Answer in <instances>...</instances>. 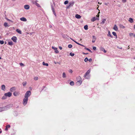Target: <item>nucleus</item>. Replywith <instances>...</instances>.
Instances as JSON below:
<instances>
[{"mask_svg": "<svg viewBox=\"0 0 135 135\" xmlns=\"http://www.w3.org/2000/svg\"><path fill=\"white\" fill-rule=\"evenodd\" d=\"M91 70L90 69L88 70L86 73L84 75V77L85 78V79H90V75L89 74L90 73Z\"/></svg>", "mask_w": 135, "mask_h": 135, "instance_id": "1", "label": "nucleus"}, {"mask_svg": "<svg viewBox=\"0 0 135 135\" xmlns=\"http://www.w3.org/2000/svg\"><path fill=\"white\" fill-rule=\"evenodd\" d=\"M10 107V105H8L4 107H0V112L7 110Z\"/></svg>", "mask_w": 135, "mask_h": 135, "instance_id": "2", "label": "nucleus"}, {"mask_svg": "<svg viewBox=\"0 0 135 135\" xmlns=\"http://www.w3.org/2000/svg\"><path fill=\"white\" fill-rule=\"evenodd\" d=\"M31 93L30 91H27L25 94V97L28 98L31 95Z\"/></svg>", "mask_w": 135, "mask_h": 135, "instance_id": "3", "label": "nucleus"}, {"mask_svg": "<svg viewBox=\"0 0 135 135\" xmlns=\"http://www.w3.org/2000/svg\"><path fill=\"white\" fill-rule=\"evenodd\" d=\"M99 15H96V17H94L93 18H92L91 20V21L92 22H94L96 20H99Z\"/></svg>", "mask_w": 135, "mask_h": 135, "instance_id": "4", "label": "nucleus"}, {"mask_svg": "<svg viewBox=\"0 0 135 135\" xmlns=\"http://www.w3.org/2000/svg\"><path fill=\"white\" fill-rule=\"evenodd\" d=\"M28 100V98L25 97L23 99V104L24 105H25L27 104Z\"/></svg>", "mask_w": 135, "mask_h": 135, "instance_id": "5", "label": "nucleus"}, {"mask_svg": "<svg viewBox=\"0 0 135 135\" xmlns=\"http://www.w3.org/2000/svg\"><path fill=\"white\" fill-rule=\"evenodd\" d=\"M12 95V93L10 92H9L4 94V95L6 97H10Z\"/></svg>", "mask_w": 135, "mask_h": 135, "instance_id": "6", "label": "nucleus"}, {"mask_svg": "<svg viewBox=\"0 0 135 135\" xmlns=\"http://www.w3.org/2000/svg\"><path fill=\"white\" fill-rule=\"evenodd\" d=\"M75 3V2L74 1H72L70 2L69 3V6L71 7L73 6Z\"/></svg>", "mask_w": 135, "mask_h": 135, "instance_id": "7", "label": "nucleus"}, {"mask_svg": "<svg viewBox=\"0 0 135 135\" xmlns=\"http://www.w3.org/2000/svg\"><path fill=\"white\" fill-rule=\"evenodd\" d=\"M11 39L14 42H17V38L16 36H13L11 38Z\"/></svg>", "mask_w": 135, "mask_h": 135, "instance_id": "8", "label": "nucleus"}, {"mask_svg": "<svg viewBox=\"0 0 135 135\" xmlns=\"http://www.w3.org/2000/svg\"><path fill=\"white\" fill-rule=\"evenodd\" d=\"M51 7L52 10L54 14V15H56V13H55V12L54 10V8L53 6L52 5V4H51Z\"/></svg>", "mask_w": 135, "mask_h": 135, "instance_id": "9", "label": "nucleus"}, {"mask_svg": "<svg viewBox=\"0 0 135 135\" xmlns=\"http://www.w3.org/2000/svg\"><path fill=\"white\" fill-rule=\"evenodd\" d=\"M82 83V81L81 80H78L76 83V85L78 86L80 85Z\"/></svg>", "mask_w": 135, "mask_h": 135, "instance_id": "10", "label": "nucleus"}, {"mask_svg": "<svg viewBox=\"0 0 135 135\" xmlns=\"http://www.w3.org/2000/svg\"><path fill=\"white\" fill-rule=\"evenodd\" d=\"M20 20L21 21L26 22L27 21L26 19L24 17H22L20 18Z\"/></svg>", "mask_w": 135, "mask_h": 135, "instance_id": "11", "label": "nucleus"}, {"mask_svg": "<svg viewBox=\"0 0 135 135\" xmlns=\"http://www.w3.org/2000/svg\"><path fill=\"white\" fill-rule=\"evenodd\" d=\"M24 7L25 9H29L30 8V6L29 5H26L24 6Z\"/></svg>", "mask_w": 135, "mask_h": 135, "instance_id": "12", "label": "nucleus"}, {"mask_svg": "<svg viewBox=\"0 0 135 135\" xmlns=\"http://www.w3.org/2000/svg\"><path fill=\"white\" fill-rule=\"evenodd\" d=\"M113 29L115 31H117L118 30V28L116 25H114V27L113 28Z\"/></svg>", "mask_w": 135, "mask_h": 135, "instance_id": "13", "label": "nucleus"}, {"mask_svg": "<svg viewBox=\"0 0 135 135\" xmlns=\"http://www.w3.org/2000/svg\"><path fill=\"white\" fill-rule=\"evenodd\" d=\"M16 90L15 88V87H12L10 89V91L11 92H13Z\"/></svg>", "mask_w": 135, "mask_h": 135, "instance_id": "14", "label": "nucleus"}, {"mask_svg": "<svg viewBox=\"0 0 135 135\" xmlns=\"http://www.w3.org/2000/svg\"><path fill=\"white\" fill-rule=\"evenodd\" d=\"M93 40L92 41V42L93 43H94L95 41V40L96 39V37L94 36H93Z\"/></svg>", "mask_w": 135, "mask_h": 135, "instance_id": "15", "label": "nucleus"}, {"mask_svg": "<svg viewBox=\"0 0 135 135\" xmlns=\"http://www.w3.org/2000/svg\"><path fill=\"white\" fill-rule=\"evenodd\" d=\"M75 17L77 18L80 19L81 18V16L79 15L76 14L75 15Z\"/></svg>", "mask_w": 135, "mask_h": 135, "instance_id": "16", "label": "nucleus"}, {"mask_svg": "<svg viewBox=\"0 0 135 135\" xmlns=\"http://www.w3.org/2000/svg\"><path fill=\"white\" fill-rule=\"evenodd\" d=\"M100 49L101 51H103L104 53H106L107 51L105 50L104 48L103 47H101L100 48Z\"/></svg>", "mask_w": 135, "mask_h": 135, "instance_id": "17", "label": "nucleus"}, {"mask_svg": "<svg viewBox=\"0 0 135 135\" xmlns=\"http://www.w3.org/2000/svg\"><path fill=\"white\" fill-rule=\"evenodd\" d=\"M128 21L131 23H132L133 22V19L131 18H129Z\"/></svg>", "mask_w": 135, "mask_h": 135, "instance_id": "18", "label": "nucleus"}, {"mask_svg": "<svg viewBox=\"0 0 135 135\" xmlns=\"http://www.w3.org/2000/svg\"><path fill=\"white\" fill-rule=\"evenodd\" d=\"M5 88V86L4 85H2L1 86V89L3 90H4Z\"/></svg>", "mask_w": 135, "mask_h": 135, "instance_id": "19", "label": "nucleus"}, {"mask_svg": "<svg viewBox=\"0 0 135 135\" xmlns=\"http://www.w3.org/2000/svg\"><path fill=\"white\" fill-rule=\"evenodd\" d=\"M10 125L9 124H8V125H7V126H6V128L5 129V130L6 131H7L8 130V128H9L10 127Z\"/></svg>", "mask_w": 135, "mask_h": 135, "instance_id": "20", "label": "nucleus"}, {"mask_svg": "<svg viewBox=\"0 0 135 135\" xmlns=\"http://www.w3.org/2000/svg\"><path fill=\"white\" fill-rule=\"evenodd\" d=\"M107 35H108V36L110 37L111 38H112L113 37V36L111 35V34L110 33V31H108V34Z\"/></svg>", "mask_w": 135, "mask_h": 135, "instance_id": "21", "label": "nucleus"}, {"mask_svg": "<svg viewBox=\"0 0 135 135\" xmlns=\"http://www.w3.org/2000/svg\"><path fill=\"white\" fill-rule=\"evenodd\" d=\"M119 26L120 27V28H122L123 29L124 28H125V26H123V25H121V24H120L119 25Z\"/></svg>", "mask_w": 135, "mask_h": 135, "instance_id": "22", "label": "nucleus"}, {"mask_svg": "<svg viewBox=\"0 0 135 135\" xmlns=\"http://www.w3.org/2000/svg\"><path fill=\"white\" fill-rule=\"evenodd\" d=\"M16 31L17 32H18L19 34H21L22 33L21 31L20 30H19L18 29H17L16 30Z\"/></svg>", "mask_w": 135, "mask_h": 135, "instance_id": "23", "label": "nucleus"}, {"mask_svg": "<svg viewBox=\"0 0 135 135\" xmlns=\"http://www.w3.org/2000/svg\"><path fill=\"white\" fill-rule=\"evenodd\" d=\"M13 94L14 96H17L18 95V93L16 91L13 93Z\"/></svg>", "mask_w": 135, "mask_h": 135, "instance_id": "24", "label": "nucleus"}, {"mask_svg": "<svg viewBox=\"0 0 135 135\" xmlns=\"http://www.w3.org/2000/svg\"><path fill=\"white\" fill-rule=\"evenodd\" d=\"M42 64L46 66H48V64L47 63H45L44 62H42Z\"/></svg>", "mask_w": 135, "mask_h": 135, "instance_id": "25", "label": "nucleus"}, {"mask_svg": "<svg viewBox=\"0 0 135 135\" xmlns=\"http://www.w3.org/2000/svg\"><path fill=\"white\" fill-rule=\"evenodd\" d=\"M112 34L114 36H115L116 38H117V36L116 35V33H115V32H112Z\"/></svg>", "mask_w": 135, "mask_h": 135, "instance_id": "26", "label": "nucleus"}, {"mask_svg": "<svg viewBox=\"0 0 135 135\" xmlns=\"http://www.w3.org/2000/svg\"><path fill=\"white\" fill-rule=\"evenodd\" d=\"M84 29L86 30H87L88 29V26L87 25H86L84 26Z\"/></svg>", "mask_w": 135, "mask_h": 135, "instance_id": "27", "label": "nucleus"}, {"mask_svg": "<svg viewBox=\"0 0 135 135\" xmlns=\"http://www.w3.org/2000/svg\"><path fill=\"white\" fill-rule=\"evenodd\" d=\"M4 26L5 27H9V26L8 25L7 23L6 22H4Z\"/></svg>", "mask_w": 135, "mask_h": 135, "instance_id": "28", "label": "nucleus"}, {"mask_svg": "<svg viewBox=\"0 0 135 135\" xmlns=\"http://www.w3.org/2000/svg\"><path fill=\"white\" fill-rule=\"evenodd\" d=\"M62 76L63 78H65L66 77V74L65 73H63Z\"/></svg>", "mask_w": 135, "mask_h": 135, "instance_id": "29", "label": "nucleus"}, {"mask_svg": "<svg viewBox=\"0 0 135 135\" xmlns=\"http://www.w3.org/2000/svg\"><path fill=\"white\" fill-rule=\"evenodd\" d=\"M106 20L105 19H103L102 21L101 22V23L102 24H104L105 23V22L106 21Z\"/></svg>", "mask_w": 135, "mask_h": 135, "instance_id": "30", "label": "nucleus"}, {"mask_svg": "<svg viewBox=\"0 0 135 135\" xmlns=\"http://www.w3.org/2000/svg\"><path fill=\"white\" fill-rule=\"evenodd\" d=\"M74 82L73 81H71L70 83V85L71 86L74 85Z\"/></svg>", "mask_w": 135, "mask_h": 135, "instance_id": "31", "label": "nucleus"}, {"mask_svg": "<svg viewBox=\"0 0 135 135\" xmlns=\"http://www.w3.org/2000/svg\"><path fill=\"white\" fill-rule=\"evenodd\" d=\"M81 79V77L80 76H79L76 78V79L78 81L80 80H79Z\"/></svg>", "mask_w": 135, "mask_h": 135, "instance_id": "32", "label": "nucleus"}, {"mask_svg": "<svg viewBox=\"0 0 135 135\" xmlns=\"http://www.w3.org/2000/svg\"><path fill=\"white\" fill-rule=\"evenodd\" d=\"M85 49L86 50H87L88 51H89V52H91V53H92V51H91L90 49H89L88 48H86V47H85Z\"/></svg>", "mask_w": 135, "mask_h": 135, "instance_id": "33", "label": "nucleus"}, {"mask_svg": "<svg viewBox=\"0 0 135 135\" xmlns=\"http://www.w3.org/2000/svg\"><path fill=\"white\" fill-rule=\"evenodd\" d=\"M27 84V82L26 81H25L22 83V84L23 86H26Z\"/></svg>", "mask_w": 135, "mask_h": 135, "instance_id": "34", "label": "nucleus"}, {"mask_svg": "<svg viewBox=\"0 0 135 135\" xmlns=\"http://www.w3.org/2000/svg\"><path fill=\"white\" fill-rule=\"evenodd\" d=\"M35 4L38 7H40V5L38 3L36 2H35Z\"/></svg>", "mask_w": 135, "mask_h": 135, "instance_id": "35", "label": "nucleus"}, {"mask_svg": "<svg viewBox=\"0 0 135 135\" xmlns=\"http://www.w3.org/2000/svg\"><path fill=\"white\" fill-rule=\"evenodd\" d=\"M8 44L10 45H13V42L12 41L9 42L8 43Z\"/></svg>", "mask_w": 135, "mask_h": 135, "instance_id": "36", "label": "nucleus"}, {"mask_svg": "<svg viewBox=\"0 0 135 135\" xmlns=\"http://www.w3.org/2000/svg\"><path fill=\"white\" fill-rule=\"evenodd\" d=\"M69 1H65L64 4H66L68 3Z\"/></svg>", "mask_w": 135, "mask_h": 135, "instance_id": "37", "label": "nucleus"}, {"mask_svg": "<svg viewBox=\"0 0 135 135\" xmlns=\"http://www.w3.org/2000/svg\"><path fill=\"white\" fill-rule=\"evenodd\" d=\"M74 54L72 52H71L70 53V55L72 56H73L74 55Z\"/></svg>", "mask_w": 135, "mask_h": 135, "instance_id": "38", "label": "nucleus"}, {"mask_svg": "<svg viewBox=\"0 0 135 135\" xmlns=\"http://www.w3.org/2000/svg\"><path fill=\"white\" fill-rule=\"evenodd\" d=\"M88 58L87 57H86L84 59V61L85 62H86L88 61Z\"/></svg>", "mask_w": 135, "mask_h": 135, "instance_id": "39", "label": "nucleus"}, {"mask_svg": "<svg viewBox=\"0 0 135 135\" xmlns=\"http://www.w3.org/2000/svg\"><path fill=\"white\" fill-rule=\"evenodd\" d=\"M4 42L3 41V40H0V43L1 44H4Z\"/></svg>", "mask_w": 135, "mask_h": 135, "instance_id": "40", "label": "nucleus"}, {"mask_svg": "<svg viewBox=\"0 0 135 135\" xmlns=\"http://www.w3.org/2000/svg\"><path fill=\"white\" fill-rule=\"evenodd\" d=\"M68 47L69 48H71L72 47V45L71 44H69L68 45Z\"/></svg>", "mask_w": 135, "mask_h": 135, "instance_id": "41", "label": "nucleus"}, {"mask_svg": "<svg viewBox=\"0 0 135 135\" xmlns=\"http://www.w3.org/2000/svg\"><path fill=\"white\" fill-rule=\"evenodd\" d=\"M6 19L7 20H8V21H10L12 22H13V21H11V20H9V19H8V18H6Z\"/></svg>", "mask_w": 135, "mask_h": 135, "instance_id": "42", "label": "nucleus"}, {"mask_svg": "<svg viewBox=\"0 0 135 135\" xmlns=\"http://www.w3.org/2000/svg\"><path fill=\"white\" fill-rule=\"evenodd\" d=\"M38 79V77H35L34 78V80H37Z\"/></svg>", "mask_w": 135, "mask_h": 135, "instance_id": "43", "label": "nucleus"}, {"mask_svg": "<svg viewBox=\"0 0 135 135\" xmlns=\"http://www.w3.org/2000/svg\"><path fill=\"white\" fill-rule=\"evenodd\" d=\"M74 42H75V43H76V44H78V45H80V44L79 43H78V42H76V41L71 39Z\"/></svg>", "mask_w": 135, "mask_h": 135, "instance_id": "44", "label": "nucleus"}, {"mask_svg": "<svg viewBox=\"0 0 135 135\" xmlns=\"http://www.w3.org/2000/svg\"><path fill=\"white\" fill-rule=\"evenodd\" d=\"M134 34H133V33H130L129 34V35L130 36H132L133 35L134 36Z\"/></svg>", "mask_w": 135, "mask_h": 135, "instance_id": "45", "label": "nucleus"}, {"mask_svg": "<svg viewBox=\"0 0 135 135\" xmlns=\"http://www.w3.org/2000/svg\"><path fill=\"white\" fill-rule=\"evenodd\" d=\"M20 65L21 66H24V65L22 63H20Z\"/></svg>", "mask_w": 135, "mask_h": 135, "instance_id": "46", "label": "nucleus"}, {"mask_svg": "<svg viewBox=\"0 0 135 135\" xmlns=\"http://www.w3.org/2000/svg\"><path fill=\"white\" fill-rule=\"evenodd\" d=\"M52 49H54L55 50H57V48H56V47H54L53 46H52Z\"/></svg>", "mask_w": 135, "mask_h": 135, "instance_id": "47", "label": "nucleus"}, {"mask_svg": "<svg viewBox=\"0 0 135 135\" xmlns=\"http://www.w3.org/2000/svg\"><path fill=\"white\" fill-rule=\"evenodd\" d=\"M69 72L70 73H73V71L72 70H71V69H70V70H69Z\"/></svg>", "mask_w": 135, "mask_h": 135, "instance_id": "48", "label": "nucleus"}, {"mask_svg": "<svg viewBox=\"0 0 135 135\" xmlns=\"http://www.w3.org/2000/svg\"><path fill=\"white\" fill-rule=\"evenodd\" d=\"M122 2L123 3H125L126 2V0H122Z\"/></svg>", "mask_w": 135, "mask_h": 135, "instance_id": "49", "label": "nucleus"}, {"mask_svg": "<svg viewBox=\"0 0 135 135\" xmlns=\"http://www.w3.org/2000/svg\"><path fill=\"white\" fill-rule=\"evenodd\" d=\"M96 47L94 46L93 47V49L94 50L96 49Z\"/></svg>", "mask_w": 135, "mask_h": 135, "instance_id": "50", "label": "nucleus"}, {"mask_svg": "<svg viewBox=\"0 0 135 135\" xmlns=\"http://www.w3.org/2000/svg\"><path fill=\"white\" fill-rule=\"evenodd\" d=\"M70 7H71L70 6H69V5L68 6H67L66 7V8L67 9L69 8Z\"/></svg>", "mask_w": 135, "mask_h": 135, "instance_id": "51", "label": "nucleus"}, {"mask_svg": "<svg viewBox=\"0 0 135 135\" xmlns=\"http://www.w3.org/2000/svg\"><path fill=\"white\" fill-rule=\"evenodd\" d=\"M55 52L56 53H58L59 52V51L57 50H56L55 51Z\"/></svg>", "mask_w": 135, "mask_h": 135, "instance_id": "52", "label": "nucleus"}, {"mask_svg": "<svg viewBox=\"0 0 135 135\" xmlns=\"http://www.w3.org/2000/svg\"><path fill=\"white\" fill-rule=\"evenodd\" d=\"M88 60L90 62H91L92 60V59H90L89 60Z\"/></svg>", "mask_w": 135, "mask_h": 135, "instance_id": "53", "label": "nucleus"}, {"mask_svg": "<svg viewBox=\"0 0 135 135\" xmlns=\"http://www.w3.org/2000/svg\"><path fill=\"white\" fill-rule=\"evenodd\" d=\"M59 49L61 50L62 49V48L61 47V46H60L59 47Z\"/></svg>", "mask_w": 135, "mask_h": 135, "instance_id": "54", "label": "nucleus"}, {"mask_svg": "<svg viewBox=\"0 0 135 135\" xmlns=\"http://www.w3.org/2000/svg\"><path fill=\"white\" fill-rule=\"evenodd\" d=\"M108 4V3H106V2H105V3H104V4L105 5H107V4Z\"/></svg>", "mask_w": 135, "mask_h": 135, "instance_id": "55", "label": "nucleus"}, {"mask_svg": "<svg viewBox=\"0 0 135 135\" xmlns=\"http://www.w3.org/2000/svg\"><path fill=\"white\" fill-rule=\"evenodd\" d=\"M80 45L82 46H83L84 47H85V46L84 45H82V44H80V45Z\"/></svg>", "mask_w": 135, "mask_h": 135, "instance_id": "56", "label": "nucleus"}, {"mask_svg": "<svg viewBox=\"0 0 135 135\" xmlns=\"http://www.w3.org/2000/svg\"><path fill=\"white\" fill-rule=\"evenodd\" d=\"M2 99H6V98H5V97H2Z\"/></svg>", "mask_w": 135, "mask_h": 135, "instance_id": "57", "label": "nucleus"}, {"mask_svg": "<svg viewBox=\"0 0 135 135\" xmlns=\"http://www.w3.org/2000/svg\"><path fill=\"white\" fill-rule=\"evenodd\" d=\"M54 63L55 64H57V62H56V61H54Z\"/></svg>", "mask_w": 135, "mask_h": 135, "instance_id": "58", "label": "nucleus"}, {"mask_svg": "<svg viewBox=\"0 0 135 135\" xmlns=\"http://www.w3.org/2000/svg\"><path fill=\"white\" fill-rule=\"evenodd\" d=\"M134 29H135V25L134 26Z\"/></svg>", "mask_w": 135, "mask_h": 135, "instance_id": "59", "label": "nucleus"}, {"mask_svg": "<svg viewBox=\"0 0 135 135\" xmlns=\"http://www.w3.org/2000/svg\"><path fill=\"white\" fill-rule=\"evenodd\" d=\"M83 54H88V53H86V54H85L84 53H83Z\"/></svg>", "mask_w": 135, "mask_h": 135, "instance_id": "60", "label": "nucleus"}, {"mask_svg": "<svg viewBox=\"0 0 135 135\" xmlns=\"http://www.w3.org/2000/svg\"><path fill=\"white\" fill-rule=\"evenodd\" d=\"M99 13H100V12H98V15H99Z\"/></svg>", "mask_w": 135, "mask_h": 135, "instance_id": "61", "label": "nucleus"}, {"mask_svg": "<svg viewBox=\"0 0 135 135\" xmlns=\"http://www.w3.org/2000/svg\"><path fill=\"white\" fill-rule=\"evenodd\" d=\"M2 132V131H0V133H1Z\"/></svg>", "mask_w": 135, "mask_h": 135, "instance_id": "62", "label": "nucleus"}, {"mask_svg": "<svg viewBox=\"0 0 135 135\" xmlns=\"http://www.w3.org/2000/svg\"><path fill=\"white\" fill-rule=\"evenodd\" d=\"M129 46H128V49H129Z\"/></svg>", "mask_w": 135, "mask_h": 135, "instance_id": "63", "label": "nucleus"}, {"mask_svg": "<svg viewBox=\"0 0 135 135\" xmlns=\"http://www.w3.org/2000/svg\"><path fill=\"white\" fill-rule=\"evenodd\" d=\"M43 87V88H45V86H44Z\"/></svg>", "mask_w": 135, "mask_h": 135, "instance_id": "64", "label": "nucleus"}]
</instances>
